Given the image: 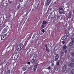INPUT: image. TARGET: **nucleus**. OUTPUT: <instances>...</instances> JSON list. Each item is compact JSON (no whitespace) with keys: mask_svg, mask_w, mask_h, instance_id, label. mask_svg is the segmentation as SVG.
I'll use <instances>...</instances> for the list:
<instances>
[{"mask_svg":"<svg viewBox=\"0 0 74 74\" xmlns=\"http://www.w3.org/2000/svg\"><path fill=\"white\" fill-rule=\"evenodd\" d=\"M23 47V44L22 43L20 44L18 46L17 48V51L18 52H19L20 51H21L22 50V48Z\"/></svg>","mask_w":74,"mask_h":74,"instance_id":"1","label":"nucleus"},{"mask_svg":"<svg viewBox=\"0 0 74 74\" xmlns=\"http://www.w3.org/2000/svg\"><path fill=\"white\" fill-rule=\"evenodd\" d=\"M59 10L60 14H63V13L64 12V9L62 8H59Z\"/></svg>","mask_w":74,"mask_h":74,"instance_id":"2","label":"nucleus"},{"mask_svg":"<svg viewBox=\"0 0 74 74\" xmlns=\"http://www.w3.org/2000/svg\"><path fill=\"white\" fill-rule=\"evenodd\" d=\"M37 66H38V64H36L35 65L34 68V71H36V69H37Z\"/></svg>","mask_w":74,"mask_h":74,"instance_id":"3","label":"nucleus"},{"mask_svg":"<svg viewBox=\"0 0 74 74\" xmlns=\"http://www.w3.org/2000/svg\"><path fill=\"white\" fill-rule=\"evenodd\" d=\"M66 70V65L64 66L62 68V71L64 72Z\"/></svg>","mask_w":74,"mask_h":74,"instance_id":"4","label":"nucleus"},{"mask_svg":"<svg viewBox=\"0 0 74 74\" xmlns=\"http://www.w3.org/2000/svg\"><path fill=\"white\" fill-rule=\"evenodd\" d=\"M6 38V35H4L1 37L2 40H4Z\"/></svg>","mask_w":74,"mask_h":74,"instance_id":"5","label":"nucleus"},{"mask_svg":"<svg viewBox=\"0 0 74 74\" xmlns=\"http://www.w3.org/2000/svg\"><path fill=\"white\" fill-rule=\"evenodd\" d=\"M13 58H14V59H17V58H18V57L17 56V55L16 54H14L13 55Z\"/></svg>","mask_w":74,"mask_h":74,"instance_id":"6","label":"nucleus"},{"mask_svg":"<svg viewBox=\"0 0 74 74\" xmlns=\"http://www.w3.org/2000/svg\"><path fill=\"white\" fill-rule=\"evenodd\" d=\"M51 0H47V5H48L49 4H50V3H51Z\"/></svg>","mask_w":74,"mask_h":74,"instance_id":"7","label":"nucleus"},{"mask_svg":"<svg viewBox=\"0 0 74 74\" xmlns=\"http://www.w3.org/2000/svg\"><path fill=\"white\" fill-rule=\"evenodd\" d=\"M22 8L21 7V5H18L17 6V9H21Z\"/></svg>","mask_w":74,"mask_h":74,"instance_id":"8","label":"nucleus"},{"mask_svg":"<svg viewBox=\"0 0 74 74\" xmlns=\"http://www.w3.org/2000/svg\"><path fill=\"white\" fill-rule=\"evenodd\" d=\"M7 29H5L3 31V33H5L7 32Z\"/></svg>","mask_w":74,"mask_h":74,"instance_id":"9","label":"nucleus"},{"mask_svg":"<svg viewBox=\"0 0 74 74\" xmlns=\"http://www.w3.org/2000/svg\"><path fill=\"white\" fill-rule=\"evenodd\" d=\"M45 46L46 48L47 51H49V50H48V47H47V45L45 44Z\"/></svg>","mask_w":74,"mask_h":74,"instance_id":"10","label":"nucleus"},{"mask_svg":"<svg viewBox=\"0 0 74 74\" xmlns=\"http://www.w3.org/2000/svg\"><path fill=\"white\" fill-rule=\"evenodd\" d=\"M73 43H74L71 41L69 44V46H70V47H71V46H72V45L73 44Z\"/></svg>","mask_w":74,"mask_h":74,"instance_id":"11","label":"nucleus"},{"mask_svg":"<svg viewBox=\"0 0 74 74\" xmlns=\"http://www.w3.org/2000/svg\"><path fill=\"white\" fill-rule=\"evenodd\" d=\"M70 66H71L73 67V66H74V63H71L70 64Z\"/></svg>","mask_w":74,"mask_h":74,"instance_id":"12","label":"nucleus"},{"mask_svg":"<svg viewBox=\"0 0 74 74\" xmlns=\"http://www.w3.org/2000/svg\"><path fill=\"white\" fill-rule=\"evenodd\" d=\"M26 70V67H24L23 68V71H25V70Z\"/></svg>","mask_w":74,"mask_h":74,"instance_id":"13","label":"nucleus"},{"mask_svg":"<svg viewBox=\"0 0 74 74\" xmlns=\"http://www.w3.org/2000/svg\"><path fill=\"white\" fill-rule=\"evenodd\" d=\"M31 62L32 63H34L35 62V60H34V59H32L31 61Z\"/></svg>","mask_w":74,"mask_h":74,"instance_id":"14","label":"nucleus"},{"mask_svg":"<svg viewBox=\"0 0 74 74\" xmlns=\"http://www.w3.org/2000/svg\"><path fill=\"white\" fill-rule=\"evenodd\" d=\"M43 25H45V24H46V23H47V21H43Z\"/></svg>","mask_w":74,"mask_h":74,"instance_id":"15","label":"nucleus"},{"mask_svg":"<svg viewBox=\"0 0 74 74\" xmlns=\"http://www.w3.org/2000/svg\"><path fill=\"white\" fill-rule=\"evenodd\" d=\"M62 40H65L66 39V37H65V36L62 37Z\"/></svg>","mask_w":74,"mask_h":74,"instance_id":"16","label":"nucleus"},{"mask_svg":"<svg viewBox=\"0 0 74 74\" xmlns=\"http://www.w3.org/2000/svg\"><path fill=\"white\" fill-rule=\"evenodd\" d=\"M67 48V46L66 45L64 46L63 47V49H65Z\"/></svg>","mask_w":74,"mask_h":74,"instance_id":"17","label":"nucleus"},{"mask_svg":"<svg viewBox=\"0 0 74 74\" xmlns=\"http://www.w3.org/2000/svg\"><path fill=\"white\" fill-rule=\"evenodd\" d=\"M10 73V70H8L6 74H9Z\"/></svg>","mask_w":74,"mask_h":74,"instance_id":"18","label":"nucleus"},{"mask_svg":"<svg viewBox=\"0 0 74 74\" xmlns=\"http://www.w3.org/2000/svg\"><path fill=\"white\" fill-rule=\"evenodd\" d=\"M27 14H28V13H27L26 12H25L24 13V15H26V16H27Z\"/></svg>","mask_w":74,"mask_h":74,"instance_id":"19","label":"nucleus"},{"mask_svg":"<svg viewBox=\"0 0 74 74\" xmlns=\"http://www.w3.org/2000/svg\"><path fill=\"white\" fill-rule=\"evenodd\" d=\"M55 58H59V55L58 54H56Z\"/></svg>","mask_w":74,"mask_h":74,"instance_id":"20","label":"nucleus"},{"mask_svg":"<svg viewBox=\"0 0 74 74\" xmlns=\"http://www.w3.org/2000/svg\"><path fill=\"white\" fill-rule=\"evenodd\" d=\"M71 55H72V56H74V53L73 52H71Z\"/></svg>","mask_w":74,"mask_h":74,"instance_id":"21","label":"nucleus"},{"mask_svg":"<svg viewBox=\"0 0 74 74\" xmlns=\"http://www.w3.org/2000/svg\"><path fill=\"white\" fill-rule=\"evenodd\" d=\"M71 73L72 74H74V69L72 70Z\"/></svg>","mask_w":74,"mask_h":74,"instance_id":"22","label":"nucleus"},{"mask_svg":"<svg viewBox=\"0 0 74 74\" xmlns=\"http://www.w3.org/2000/svg\"><path fill=\"white\" fill-rule=\"evenodd\" d=\"M36 8H35V7L34 9H33L32 10V11H36Z\"/></svg>","mask_w":74,"mask_h":74,"instance_id":"23","label":"nucleus"},{"mask_svg":"<svg viewBox=\"0 0 74 74\" xmlns=\"http://www.w3.org/2000/svg\"><path fill=\"white\" fill-rule=\"evenodd\" d=\"M58 59H59V58H55V61H58Z\"/></svg>","mask_w":74,"mask_h":74,"instance_id":"24","label":"nucleus"},{"mask_svg":"<svg viewBox=\"0 0 74 74\" xmlns=\"http://www.w3.org/2000/svg\"><path fill=\"white\" fill-rule=\"evenodd\" d=\"M64 36L65 37V38H67L68 37V35L66 34V35Z\"/></svg>","mask_w":74,"mask_h":74,"instance_id":"25","label":"nucleus"},{"mask_svg":"<svg viewBox=\"0 0 74 74\" xmlns=\"http://www.w3.org/2000/svg\"><path fill=\"white\" fill-rule=\"evenodd\" d=\"M56 64L57 65H58V66H59V61L57 62Z\"/></svg>","mask_w":74,"mask_h":74,"instance_id":"26","label":"nucleus"},{"mask_svg":"<svg viewBox=\"0 0 74 74\" xmlns=\"http://www.w3.org/2000/svg\"><path fill=\"white\" fill-rule=\"evenodd\" d=\"M55 69L56 71H58V68L57 67H55Z\"/></svg>","mask_w":74,"mask_h":74,"instance_id":"27","label":"nucleus"},{"mask_svg":"<svg viewBox=\"0 0 74 74\" xmlns=\"http://www.w3.org/2000/svg\"><path fill=\"white\" fill-rule=\"evenodd\" d=\"M41 27H42V28H44V27H45L44 24H43V25L42 26H41Z\"/></svg>","mask_w":74,"mask_h":74,"instance_id":"28","label":"nucleus"},{"mask_svg":"<svg viewBox=\"0 0 74 74\" xmlns=\"http://www.w3.org/2000/svg\"><path fill=\"white\" fill-rule=\"evenodd\" d=\"M36 36V35H34L33 37H32V38L34 39V38H35V37Z\"/></svg>","mask_w":74,"mask_h":74,"instance_id":"29","label":"nucleus"},{"mask_svg":"<svg viewBox=\"0 0 74 74\" xmlns=\"http://www.w3.org/2000/svg\"><path fill=\"white\" fill-rule=\"evenodd\" d=\"M41 31L42 32H43V33L45 32V30H44V29L42 30Z\"/></svg>","mask_w":74,"mask_h":74,"instance_id":"30","label":"nucleus"},{"mask_svg":"<svg viewBox=\"0 0 74 74\" xmlns=\"http://www.w3.org/2000/svg\"><path fill=\"white\" fill-rule=\"evenodd\" d=\"M72 42H73L74 43V38L72 40V41H71Z\"/></svg>","mask_w":74,"mask_h":74,"instance_id":"31","label":"nucleus"},{"mask_svg":"<svg viewBox=\"0 0 74 74\" xmlns=\"http://www.w3.org/2000/svg\"><path fill=\"white\" fill-rule=\"evenodd\" d=\"M7 15H8V14H6V18H8V16H7Z\"/></svg>","mask_w":74,"mask_h":74,"instance_id":"32","label":"nucleus"},{"mask_svg":"<svg viewBox=\"0 0 74 74\" xmlns=\"http://www.w3.org/2000/svg\"><path fill=\"white\" fill-rule=\"evenodd\" d=\"M27 64H30V62H28Z\"/></svg>","mask_w":74,"mask_h":74,"instance_id":"33","label":"nucleus"},{"mask_svg":"<svg viewBox=\"0 0 74 74\" xmlns=\"http://www.w3.org/2000/svg\"><path fill=\"white\" fill-rule=\"evenodd\" d=\"M65 53L66 54L67 53V50H65Z\"/></svg>","mask_w":74,"mask_h":74,"instance_id":"34","label":"nucleus"},{"mask_svg":"<svg viewBox=\"0 0 74 74\" xmlns=\"http://www.w3.org/2000/svg\"><path fill=\"white\" fill-rule=\"evenodd\" d=\"M62 43L63 44L65 43V42L64 41H62Z\"/></svg>","mask_w":74,"mask_h":74,"instance_id":"35","label":"nucleus"},{"mask_svg":"<svg viewBox=\"0 0 74 74\" xmlns=\"http://www.w3.org/2000/svg\"><path fill=\"white\" fill-rule=\"evenodd\" d=\"M63 52H62L61 53V54H62V56H63Z\"/></svg>","mask_w":74,"mask_h":74,"instance_id":"36","label":"nucleus"},{"mask_svg":"<svg viewBox=\"0 0 74 74\" xmlns=\"http://www.w3.org/2000/svg\"><path fill=\"white\" fill-rule=\"evenodd\" d=\"M72 62H74V59H73L72 60Z\"/></svg>","mask_w":74,"mask_h":74,"instance_id":"37","label":"nucleus"},{"mask_svg":"<svg viewBox=\"0 0 74 74\" xmlns=\"http://www.w3.org/2000/svg\"><path fill=\"white\" fill-rule=\"evenodd\" d=\"M30 0H27V2H29V1H30Z\"/></svg>","mask_w":74,"mask_h":74,"instance_id":"38","label":"nucleus"},{"mask_svg":"<svg viewBox=\"0 0 74 74\" xmlns=\"http://www.w3.org/2000/svg\"><path fill=\"white\" fill-rule=\"evenodd\" d=\"M9 18H10V17H11V15L10 14L9 15Z\"/></svg>","mask_w":74,"mask_h":74,"instance_id":"39","label":"nucleus"},{"mask_svg":"<svg viewBox=\"0 0 74 74\" xmlns=\"http://www.w3.org/2000/svg\"><path fill=\"white\" fill-rule=\"evenodd\" d=\"M48 69H49V70H50V69H51V67H48Z\"/></svg>","mask_w":74,"mask_h":74,"instance_id":"40","label":"nucleus"},{"mask_svg":"<svg viewBox=\"0 0 74 74\" xmlns=\"http://www.w3.org/2000/svg\"><path fill=\"white\" fill-rule=\"evenodd\" d=\"M23 0H20L21 2H22V1H23Z\"/></svg>","mask_w":74,"mask_h":74,"instance_id":"41","label":"nucleus"},{"mask_svg":"<svg viewBox=\"0 0 74 74\" xmlns=\"http://www.w3.org/2000/svg\"><path fill=\"white\" fill-rule=\"evenodd\" d=\"M69 13H70V14H71V12L70 11V12H69Z\"/></svg>","mask_w":74,"mask_h":74,"instance_id":"42","label":"nucleus"},{"mask_svg":"<svg viewBox=\"0 0 74 74\" xmlns=\"http://www.w3.org/2000/svg\"><path fill=\"white\" fill-rule=\"evenodd\" d=\"M56 3V2H55V3Z\"/></svg>","mask_w":74,"mask_h":74,"instance_id":"43","label":"nucleus"},{"mask_svg":"<svg viewBox=\"0 0 74 74\" xmlns=\"http://www.w3.org/2000/svg\"><path fill=\"white\" fill-rule=\"evenodd\" d=\"M52 65L53 66V64H52Z\"/></svg>","mask_w":74,"mask_h":74,"instance_id":"44","label":"nucleus"}]
</instances>
